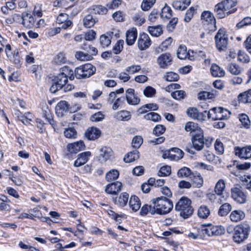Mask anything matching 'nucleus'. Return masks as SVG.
Returning a JSON list of instances; mask_svg holds the SVG:
<instances>
[{"mask_svg": "<svg viewBox=\"0 0 251 251\" xmlns=\"http://www.w3.org/2000/svg\"><path fill=\"white\" fill-rule=\"evenodd\" d=\"M153 208L151 210V213L154 214L156 213L160 215L169 213L173 208L172 201L165 197H160L152 200Z\"/></svg>", "mask_w": 251, "mask_h": 251, "instance_id": "obj_1", "label": "nucleus"}, {"mask_svg": "<svg viewBox=\"0 0 251 251\" xmlns=\"http://www.w3.org/2000/svg\"><path fill=\"white\" fill-rule=\"evenodd\" d=\"M236 3V0H225L215 5L214 11L216 12L218 18L222 19L236 10V8L230 10L234 7Z\"/></svg>", "mask_w": 251, "mask_h": 251, "instance_id": "obj_2", "label": "nucleus"}, {"mask_svg": "<svg viewBox=\"0 0 251 251\" xmlns=\"http://www.w3.org/2000/svg\"><path fill=\"white\" fill-rule=\"evenodd\" d=\"M191 201L187 197H182L175 205V209L180 211V216L187 219L193 213L194 210L191 206Z\"/></svg>", "mask_w": 251, "mask_h": 251, "instance_id": "obj_3", "label": "nucleus"}, {"mask_svg": "<svg viewBox=\"0 0 251 251\" xmlns=\"http://www.w3.org/2000/svg\"><path fill=\"white\" fill-rule=\"evenodd\" d=\"M250 229V226L246 223H242L236 226L233 229V241L236 243H240L247 239Z\"/></svg>", "mask_w": 251, "mask_h": 251, "instance_id": "obj_4", "label": "nucleus"}, {"mask_svg": "<svg viewBox=\"0 0 251 251\" xmlns=\"http://www.w3.org/2000/svg\"><path fill=\"white\" fill-rule=\"evenodd\" d=\"M231 114L230 112L223 107H213L207 113L208 119L213 121L227 120Z\"/></svg>", "mask_w": 251, "mask_h": 251, "instance_id": "obj_5", "label": "nucleus"}, {"mask_svg": "<svg viewBox=\"0 0 251 251\" xmlns=\"http://www.w3.org/2000/svg\"><path fill=\"white\" fill-rule=\"evenodd\" d=\"M96 72V68L91 64L85 65L77 67L75 71V77L78 79L89 77Z\"/></svg>", "mask_w": 251, "mask_h": 251, "instance_id": "obj_6", "label": "nucleus"}, {"mask_svg": "<svg viewBox=\"0 0 251 251\" xmlns=\"http://www.w3.org/2000/svg\"><path fill=\"white\" fill-rule=\"evenodd\" d=\"M216 47L220 51L225 50L228 44V37L225 28H220L215 37Z\"/></svg>", "mask_w": 251, "mask_h": 251, "instance_id": "obj_7", "label": "nucleus"}, {"mask_svg": "<svg viewBox=\"0 0 251 251\" xmlns=\"http://www.w3.org/2000/svg\"><path fill=\"white\" fill-rule=\"evenodd\" d=\"M192 142L194 148L198 151L201 150L204 145L209 147L211 144V141L204 138L202 131L194 135L192 138Z\"/></svg>", "mask_w": 251, "mask_h": 251, "instance_id": "obj_8", "label": "nucleus"}, {"mask_svg": "<svg viewBox=\"0 0 251 251\" xmlns=\"http://www.w3.org/2000/svg\"><path fill=\"white\" fill-rule=\"evenodd\" d=\"M137 44L139 49L140 50H144L150 47L151 41L147 33H141L139 35Z\"/></svg>", "mask_w": 251, "mask_h": 251, "instance_id": "obj_9", "label": "nucleus"}, {"mask_svg": "<svg viewBox=\"0 0 251 251\" xmlns=\"http://www.w3.org/2000/svg\"><path fill=\"white\" fill-rule=\"evenodd\" d=\"M186 113L189 117L202 122L205 120L207 111L200 112L197 108L190 107L187 110Z\"/></svg>", "mask_w": 251, "mask_h": 251, "instance_id": "obj_10", "label": "nucleus"}, {"mask_svg": "<svg viewBox=\"0 0 251 251\" xmlns=\"http://www.w3.org/2000/svg\"><path fill=\"white\" fill-rule=\"evenodd\" d=\"M113 158V152L112 149L108 147L104 146L100 150L99 160L101 163H104Z\"/></svg>", "mask_w": 251, "mask_h": 251, "instance_id": "obj_11", "label": "nucleus"}, {"mask_svg": "<svg viewBox=\"0 0 251 251\" xmlns=\"http://www.w3.org/2000/svg\"><path fill=\"white\" fill-rule=\"evenodd\" d=\"M235 154L240 158L247 159L251 158V146L243 148L236 147L234 148Z\"/></svg>", "mask_w": 251, "mask_h": 251, "instance_id": "obj_12", "label": "nucleus"}, {"mask_svg": "<svg viewBox=\"0 0 251 251\" xmlns=\"http://www.w3.org/2000/svg\"><path fill=\"white\" fill-rule=\"evenodd\" d=\"M173 58L169 53H165L160 55L157 60V63L161 68H167L172 62Z\"/></svg>", "mask_w": 251, "mask_h": 251, "instance_id": "obj_13", "label": "nucleus"}, {"mask_svg": "<svg viewBox=\"0 0 251 251\" xmlns=\"http://www.w3.org/2000/svg\"><path fill=\"white\" fill-rule=\"evenodd\" d=\"M126 92V99L129 104L137 105L140 103V99L135 94V91L133 89L129 88Z\"/></svg>", "mask_w": 251, "mask_h": 251, "instance_id": "obj_14", "label": "nucleus"}, {"mask_svg": "<svg viewBox=\"0 0 251 251\" xmlns=\"http://www.w3.org/2000/svg\"><path fill=\"white\" fill-rule=\"evenodd\" d=\"M231 197L239 203H244L246 201V196L244 193L239 188L231 189Z\"/></svg>", "mask_w": 251, "mask_h": 251, "instance_id": "obj_15", "label": "nucleus"}, {"mask_svg": "<svg viewBox=\"0 0 251 251\" xmlns=\"http://www.w3.org/2000/svg\"><path fill=\"white\" fill-rule=\"evenodd\" d=\"M22 25L26 28H32L34 26L35 21L30 13L24 12L22 14Z\"/></svg>", "mask_w": 251, "mask_h": 251, "instance_id": "obj_16", "label": "nucleus"}, {"mask_svg": "<svg viewBox=\"0 0 251 251\" xmlns=\"http://www.w3.org/2000/svg\"><path fill=\"white\" fill-rule=\"evenodd\" d=\"M85 148V146L82 141L69 144L67 146V149L71 153H76L77 152L84 150Z\"/></svg>", "mask_w": 251, "mask_h": 251, "instance_id": "obj_17", "label": "nucleus"}, {"mask_svg": "<svg viewBox=\"0 0 251 251\" xmlns=\"http://www.w3.org/2000/svg\"><path fill=\"white\" fill-rule=\"evenodd\" d=\"M122 183L120 181L108 184L105 188V192L109 194H116L121 190Z\"/></svg>", "mask_w": 251, "mask_h": 251, "instance_id": "obj_18", "label": "nucleus"}, {"mask_svg": "<svg viewBox=\"0 0 251 251\" xmlns=\"http://www.w3.org/2000/svg\"><path fill=\"white\" fill-rule=\"evenodd\" d=\"M100 134V130L94 127L88 128L85 133L86 137L89 140H95L99 138Z\"/></svg>", "mask_w": 251, "mask_h": 251, "instance_id": "obj_19", "label": "nucleus"}, {"mask_svg": "<svg viewBox=\"0 0 251 251\" xmlns=\"http://www.w3.org/2000/svg\"><path fill=\"white\" fill-rule=\"evenodd\" d=\"M137 31L136 28L129 29L126 33V43L129 46L133 45L136 40Z\"/></svg>", "mask_w": 251, "mask_h": 251, "instance_id": "obj_20", "label": "nucleus"}, {"mask_svg": "<svg viewBox=\"0 0 251 251\" xmlns=\"http://www.w3.org/2000/svg\"><path fill=\"white\" fill-rule=\"evenodd\" d=\"M91 155L90 151H85L78 155L77 159L75 161L74 166L78 167L85 164L88 160V158Z\"/></svg>", "mask_w": 251, "mask_h": 251, "instance_id": "obj_21", "label": "nucleus"}, {"mask_svg": "<svg viewBox=\"0 0 251 251\" xmlns=\"http://www.w3.org/2000/svg\"><path fill=\"white\" fill-rule=\"evenodd\" d=\"M189 50L187 51V48L185 46H180L177 49V55L180 59H185L188 58L192 60L194 57L190 55Z\"/></svg>", "mask_w": 251, "mask_h": 251, "instance_id": "obj_22", "label": "nucleus"}, {"mask_svg": "<svg viewBox=\"0 0 251 251\" xmlns=\"http://www.w3.org/2000/svg\"><path fill=\"white\" fill-rule=\"evenodd\" d=\"M56 113L58 116L62 117L68 110V104L65 101H60L55 107Z\"/></svg>", "mask_w": 251, "mask_h": 251, "instance_id": "obj_23", "label": "nucleus"}, {"mask_svg": "<svg viewBox=\"0 0 251 251\" xmlns=\"http://www.w3.org/2000/svg\"><path fill=\"white\" fill-rule=\"evenodd\" d=\"M129 198V195L126 193H122L119 197H116L114 203L120 207H124L126 205Z\"/></svg>", "mask_w": 251, "mask_h": 251, "instance_id": "obj_24", "label": "nucleus"}, {"mask_svg": "<svg viewBox=\"0 0 251 251\" xmlns=\"http://www.w3.org/2000/svg\"><path fill=\"white\" fill-rule=\"evenodd\" d=\"M190 178L196 187L201 188L203 186V179L200 173L197 172L192 173Z\"/></svg>", "mask_w": 251, "mask_h": 251, "instance_id": "obj_25", "label": "nucleus"}, {"mask_svg": "<svg viewBox=\"0 0 251 251\" xmlns=\"http://www.w3.org/2000/svg\"><path fill=\"white\" fill-rule=\"evenodd\" d=\"M207 197L211 202L216 203L218 204H220L224 201H226V199L224 196L218 195L215 192L214 193L208 194Z\"/></svg>", "mask_w": 251, "mask_h": 251, "instance_id": "obj_26", "label": "nucleus"}, {"mask_svg": "<svg viewBox=\"0 0 251 251\" xmlns=\"http://www.w3.org/2000/svg\"><path fill=\"white\" fill-rule=\"evenodd\" d=\"M240 103H247L251 102V89L240 93L238 96Z\"/></svg>", "mask_w": 251, "mask_h": 251, "instance_id": "obj_27", "label": "nucleus"}, {"mask_svg": "<svg viewBox=\"0 0 251 251\" xmlns=\"http://www.w3.org/2000/svg\"><path fill=\"white\" fill-rule=\"evenodd\" d=\"M129 205L133 211H138L141 207V202L139 198L135 195L132 196L129 201Z\"/></svg>", "mask_w": 251, "mask_h": 251, "instance_id": "obj_28", "label": "nucleus"}, {"mask_svg": "<svg viewBox=\"0 0 251 251\" xmlns=\"http://www.w3.org/2000/svg\"><path fill=\"white\" fill-rule=\"evenodd\" d=\"M245 217L244 212L240 210L233 211L230 214L229 218L231 221L238 222L243 220Z\"/></svg>", "mask_w": 251, "mask_h": 251, "instance_id": "obj_29", "label": "nucleus"}, {"mask_svg": "<svg viewBox=\"0 0 251 251\" xmlns=\"http://www.w3.org/2000/svg\"><path fill=\"white\" fill-rule=\"evenodd\" d=\"M201 18L202 20L207 23L208 24L215 25L216 24L215 19L212 13L209 11H204L202 13Z\"/></svg>", "mask_w": 251, "mask_h": 251, "instance_id": "obj_30", "label": "nucleus"}, {"mask_svg": "<svg viewBox=\"0 0 251 251\" xmlns=\"http://www.w3.org/2000/svg\"><path fill=\"white\" fill-rule=\"evenodd\" d=\"M226 189V183L223 179H220L216 183L214 191L218 195L224 196V192Z\"/></svg>", "mask_w": 251, "mask_h": 251, "instance_id": "obj_31", "label": "nucleus"}, {"mask_svg": "<svg viewBox=\"0 0 251 251\" xmlns=\"http://www.w3.org/2000/svg\"><path fill=\"white\" fill-rule=\"evenodd\" d=\"M185 129L187 132H198V133L202 132L201 128L198 124L193 122L187 123L185 126Z\"/></svg>", "mask_w": 251, "mask_h": 251, "instance_id": "obj_32", "label": "nucleus"}, {"mask_svg": "<svg viewBox=\"0 0 251 251\" xmlns=\"http://www.w3.org/2000/svg\"><path fill=\"white\" fill-rule=\"evenodd\" d=\"M139 157V152L137 150L128 152L124 157V160L126 163H130Z\"/></svg>", "mask_w": 251, "mask_h": 251, "instance_id": "obj_33", "label": "nucleus"}, {"mask_svg": "<svg viewBox=\"0 0 251 251\" xmlns=\"http://www.w3.org/2000/svg\"><path fill=\"white\" fill-rule=\"evenodd\" d=\"M148 30L149 32L154 37H158L163 33L162 27L161 25L149 26Z\"/></svg>", "mask_w": 251, "mask_h": 251, "instance_id": "obj_34", "label": "nucleus"}, {"mask_svg": "<svg viewBox=\"0 0 251 251\" xmlns=\"http://www.w3.org/2000/svg\"><path fill=\"white\" fill-rule=\"evenodd\" d=\"M184 153L182 150L178 148L171 149V160L178 161L183 157Z\"/></svg>", "mask_w": 251, "mask_h": 251, "instance_id": "obj_35", "label": "nucleus"}, {"mask_svg": "<svg viewBox=\"0 0 251 251\" xmlns=\"http://www.w3.org/2000/svg\"><path fill=\"white\" fill-rule=\"evenodd\" d=\"M131 115L130 113L126 110H123L117 112L115 118L119 121H127L131 119Z\"/></svg>", "mask_w": 251, "mask_h": 251, "instance_id": "obj_36", "label": "nucleus"}, {"mask_svg": "<svg viewBox=\"0 0 251 251\" xmlns=\"http://www.w3.org/2000/svg\"><path fill=\"white\" fill-rule=\"evenodd\" d=\"M210 70L212 75L215 77H222L225 74L224 70L216 64L212 65Z\"/></svg>", "mask_w": 251, "mask_h": 251, "instance_id": "obj_37", "label": "nucleus"}, {"mask_svg": "<svg viewBox=\"0 0 251 251\" xmlns=\"http://www.w3.org/2000/svg\"><path fill=\"white\" fill-rule=\"evenodd\" d=\"M227 70L232 75H239L242 72L240 66L233 63H229L227 66Z\"/></svg>", "mask_w": 251, "mask_h": 251, "instance_id": "obj_38", "label": "nucleus"}, {"mask_svg": "<svg viewBox=\"0 0 251 251\" xmlns=\"http://www.w3.org/2000/svg\"><path fill=\"white\" fill-rule=\"evenodd\" d=\"M231 206L229 203H225L220 207L218 215L220 216H225L231 211Z\"/></svg>", "mask_w": 251, "mask_h": 251, "instance_id": "obj_39", "label": "nucleus"}, {"mask_svg": "<svg viewBox=\"0 0 251 251\" xmlns=\"http://www.w3.org/2000/svg\"><path fill=\"white\" fill-rule=\"evenodd\" d=\"M192 174L191 170L186 167H183L179 169L177 173V176L179 178L191 176Z\"/></svg>", "mask_w": 251, "mask_h": 251, "instance_id": "obj_40", "label": "nucleus"}, {"mask_svg": "<svg viewBox=\"0 0 251 251\" xmlns=\"http://www.w3.org/2000/svg\"><path fill=\"white\" fill-rule=\"evenodd\" d=\"M160 16L163 19L168 20L170 19L172 16V11L170 7L166 4L162 9Z\"/></svg>", "mask_w": 251, "mask_h": 251, "instance_id": "obj_41", "label": "nucleus"}, {"mask_svg": "<svg viewBox=\"0 0 251 251\" xmlns=\"http://www.w3.org/2000/svg\"><path fill=\"white\" fill-rule=\"evenodd\" d=\"M96 21L90 14L86 15L83 19V25L87 28H90L94 26Z\"/></svg>", "mask_w": 251, "mask_h": 251, "instance_id": "obj_42", "label": "nucleus"}, {"mask_svg": "<svg viewBox=\"0 0 251 251\" xmlns=\"http://www.w3.org/2000/svg\"><path fill=\"white\" fill-rule=\"evenodd\" d=\"M100 42L102 47H107L111 44V37L107 35L106 33L102 34L100 37Z\"/></svg>", "mask_w": 251, "mask_h": 251, "instance_id": "obj_43", "label": "nucleus"}, {"mask_svg": "<svg viewBox=\"0 0 251 251\" xmlns=\"http://www.w3.org/2000/svg\"><path fill=\"white\" fill-rule=\"evenodd\" d=\"M210 211L209 208L205 206H201L199 210L198 214L199 217L202 219H206L210 215Z\"/></svg>", "mask_w": 251, "mask_h": 251, "instance_id": "obj_44", "label": "nucleus"}, {"mask_svg": "<svg viewBox=\"0 0 251 251\" xmlns=\"http://www.w3.org/2000/svg\"><path fill=\"white\" fill-rule=\"evenodd\" d=\"M53 81L55 83H57V84L59 85V86L60 85V86H62V87L63 88L64 85L66 84V83L68 81V79L66 76L63 75L59 73V74L57 75L54 77V79H53Z\"/></svg>", "mask_w": 251, "mask_h": 251, "instance_id": "obj_45", "label": "nucleus"}, {"mask_svg": "<svg viewBox=\"0 0 251 251\" xmlns=\"http://www.w3.org/2000/svg\"><path fill=\"white\" fill-rule=\"evenodd\" d=\"M60 74L63 75L67 78L69 77L71 80L74 79V72L69 67L64 66L61 68Z\"/></svg>", "mask_w": 251, "mask_h": 251, "instance_id": "obj_46", "label": "nucleus"}, {"mask_svg": "<svg viewBox=\"0 0 251 251\" xmlns=\"http://www.w3.org/2000/svg\"><path fill=\"white\" fill-rule=\"evenodd\" d=\"M119 176V173L117 170H112L106 174L105 178L108 181H112L117 179Z\"/></svg>", "mask_w": 251, "mask_h": 251, "instance_id": "obj_47", "label": "nucleus"}, {"mask_svg": "<svg viewBox=\"0 0 251 251\" xmlns=\"http://www.w3.org/2000/svg\"><path fill=\"white\" fill-rule=\"evenodd\" d=\"M239 121L243 126L246 128H249L251 126V122L248 116L245 114H242L239 115Z\"/></svg>", "mask_w": 251, "mask_h": 251, "instance_id": "obj_48", "label": "nucleus"}, {"mask_svg": "<svg viewBox=\"0 0 251 251\" xmlns=\"http://www.w3.org/2000/svg\"><path fill=\"white\" fill-rule=\"evenodd\" d=\"M144 119L151 120L154 122H159L161 120V116L155 112H150L144 116Z\"/></svg>", "mask_w": 251, "mask_h": 251, "instance_id": "obj_49", "label": "nucleus"}, {"mask_svg": "<svg viewBox=\"0 0 251 251\" xmlns=\"http://www.w3.org/2000/svg\"><path fill=\"white\" fill-rule=\"evenodd\" d=\"M156 0H143L141 4V8L144 11H148L150 9L154 4Z\"/></svg>", "mask_w": 251, "mask_h": 251, "instance_id": "obj_50", "label": "nucleus"}, {"mask_svg": "<svg viewBox=\"0 0 251 251\" xmlns=\"http://www.w3.org/2000/svg\"><path fill=\"white\" fill-rule=\"evenodd\" d=\"M143 94L146 97L152 98L156 94V90L150 86H147L143 90Z\"/></svg>", "mask_w": 251, "mask_h": 251, "instance_id": "obj_51", "label": "nucleus"}, {"mask_svg": "<svg viewBox=\"0 0 251 251\" xmlns=\"http://www.w3.org/2000/svg\"><path fill=\"white\" fill-rule=\"evenodd\" d=\"M171 173V167L169 166H164L162 167L158 172L159 176H169Z\"/></svg>", "mask_w": 251, "mask_h": 251, "instance_id": "obj_52", "label": "nucleus"}, {"mask_svg": "<svg viewBox=\"0 0 251 251\" xmlns=\"http://www.w3.org/2000/svg\"><path fill=\"white\" fill-rule=\"evenodd\" d=\"M64 134V136L67 138H75L76 136V131L73 127L66 129Z\"/></svg>", "mask_w": 251, "mask_h": 251, "instance_id": "obj_53", "label": "nucleus"}, {"mask_svg": "<svg viewBox=\"0 0 251 251\" xmlns=\"http://www.w3.org/2000/svg\"><path fill=\"white\" fill-rule=\"evenodd\" d=\"M164 78L168 81H177L179 79V75L176 73L171 72L166 73Z\"/></svg>", "mask_w": 251, "mask_h": 251, "instance_id": "obj_54", "label": "nucleus"}, {"mask_svg": "<svg viewBox=\"0 0 251 251\" xmlns=\"http://www.w3.org/2000/svg\"><path fill=\"white\" fill-rule=\"evenodd\" d=\"M173 39L171 37H168L165 41L162 42L161 44L158 48V50H160L161 51H164L166 50L168 47L171 45ZM157 51L159 52V50H157Z\"/></svg>", "mask_w": 251, "mask_h": 251, "instance_id": "obj_55", "label": "nucleus"}, {"mask_svg": "<svg viewBox=\"0 0 251 251\" xmlns=\"http://www.w3.org/2000/svg\"><path fill=\"white\" fill-rule=\"evenodd\" d=\"M143 143V138L140 136H135L132 140V146L137 149L140 148Z\"/></svg>", "mask_w": 251, "mask_h": 251, "instance_id": "obj_56", "label": "nucleus"}, {"mask_svg": "<svg viewBox=\"0 0 251 251\" xmlns=\"http://www.w3.org/2000/svg\"><path fill=\"white\" fill-rule=\"evenodd\" d=\"M172 97L177 100H180L184 99L186 93L185 92L182 90H176L171 94Z\"/></svg>", "mask_w": 251, "mask_h": 251, "instance_id": "obj_57", "label": "nucleus"}, {"mask_svg": "<svg viewBox=\"0 0 251 251\" xmlns=\"http://www.w3.org/2000/svg\"><path fill=\"white\" fill-rule=\"evenodd\" d=\"M241 180L246 186V189L251 191V176L244 175L241 177Z\"/></svg>", "mask_w": 251, "mask_h": 251, "instance_id": "obj_58", "label": "nucleus"}, {"mask_svg": "<svg viewBox=\"0 0 251 251\" xmlns=\"http://www.w3.org/2000/svg\"><path fill=\"white\" fill-rule=\"evenodd\" d=\"M75 56L80 61L87 60L91 58V56L89 54L82 51H77L75 54Z\"/></svg>", "mask_w": 251, "mask_h": 251, "instance_id": "obj_59", "label": "nucleus"}, {"mask_svg": "<svg viewBox=\"0 0 251 251\" xmlns=\"http://www.w3.org/2000/svg\"><path fill=\"white\" fill-rule=\"evenodd\" d=\"M54 62L57 65H61L66 62V59L65 55L63 53L58 54L54 59Z\"/></svg>", "mask_w": 251, "mask_h": 251, "instance_id": "obj_60", "label": "nucleus"}, {"mask_svg": "<svg viewBox=\"0 0 251 251\" xmlns=\"http://www.w3.org/2000/svg\"><path fill=\"white\" fill-rule=\"evenodd\" d=\"M93 11L95 14H105L107 12V9L102 5H96L93 7Z\"/></svg>", "mask_w": 251, "mask_h": 251, "instance_id": "obj_61", "label": "nucleus"}, {"mask_svg": "<svg viewBox=\"0 0 251 251\" xmlns=\"http://www.w3.org/2000/svg\"><path fill=\"white\" fill-rule=\"evenodd\" d=\"M104 118V114L100 111L92 115L90 118V120L92 122H98L102 121Z\"/></svg>", "mask_w": 251, "mask_h": 251, "instance_id": "obj_62", "label": "nucleus"}, {"mask_svg": "<svg viewBox=\"0 0 251 251\" xmlns=\"http://www.w3.org/2000/svg\"><path fill=\"white\" fill-rule=\"evenodd\" d=\"M212 228L213 236L223 234L225 231L224 227L222 226H212Z\"/></svg>", "mask_w": 251, "mask_h": 251, "instance_id": "obj_63", "label": "nucleus"}, {"mask_svg": "<svg viewBox=\"0 0 251 251\" xmlns=\"http://www.w3.org/2000/svg\"><path fill=\"white\" fill-rule=\"evenodd\" d=\"M166 130V127L162 125H158L153 129V133L157 136L163 134Z\"/></svg>", "mask_w": 251, "mask_h": 251, "instance_id": "obj_64", "label": "nucleus"}]
</instances>
